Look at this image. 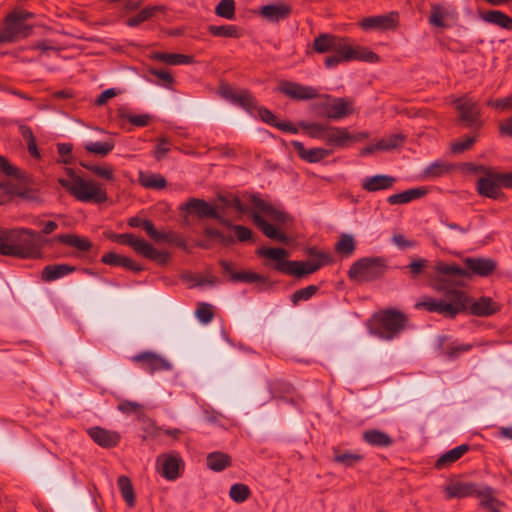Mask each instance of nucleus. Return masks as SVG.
<instances>
[{"instance_id": "nucleus-1", "label": "nucleus", "mask_w": 512, "mask_h": 512, "mask_svg": "<svg viewBox=\"0 0 512 512\" xmlns=\"http://www.w3.org/2000/svg\"><path fill=\"white\" fill-rule=\"evenodd\" d=\"M464 264L466 269L461 268L456 264H449L444 261H439L434 266V276L431 278V287L435 291H443L448 286L463 285L462 279L470 277L471 275H478L487 277L491 275L497 264L490 258H465Z\"/></svg>"}, {"instance_id": "nucleus-2", "label": "nucleus", "mask_w": 512, "mask_h": 512, "mask_svg": "<svg viewBox=\"0 0 512 512\" xmlns=\"http://www.w3.org/2000/svg\"><path fill=\"white\" fill-rule=\"evenodd\" d=\"M43 241L38 232L27 228L1 229L0 254L22 259L41 256Z\"/></svg>"}, {"instance_id": "nucleus-3", "label": "nucleus", "mask_w": 512, "mask_h": 512, "mask_svg": "<svg viewBox=\"0 0 512 512\" xmlns=\"http://www.w3.org/2000/svg\"><path fill=\"white\" fill-rule=\"evenodd\" d=\"M250 202L255 209L252 214L253 221L263 234L269 239L287 243L288 237L279 227L287 224L289 215L258 196H251Z\"/></svg>"}, {"instance_id": "nucleus-4", "label": "nucleus", "mask_w": 512, "mask_h": 512, "mask_svg": "<svg viewBox=\"0 0 512 512\" xmlns=\"http://www.w3.org/2000/svg\"><path fill=\"white\" fill-rule=\"evenodd\" d=\"M455 286H448L441 299H435L432 297H423L421 300L416 302V309H424L428 312H437L445 317L454 318L459 313L465 311L467 306V294L459 289L454 288Z\"/></svg>"}, {"instance_id": "nucleus-5", "label": "nucleus", "mask_w": 512, "mask_h": 512, "mask_svg": "<svg viewBox=\"0 0 512 512\" xmlns=\"http://www.w3.org/2000/svg\"><path fill=\"white\" fill-rule=\"evenodd\" d=\"M67 174L69 179L59 178L58 182L76 200L86 203H103L108 199L106 190L101 184L80 177L72 169H67Z\"/></svg>"}, {"instance_id": "nucleus-6", "label": "nucleus", "mask_w": 512, "mask_h": 512, "mask_svg": "<svg viewBox=\"0 0 512 512\" xmlns=\"http://www.w3.org/2000/svg\"><path fill=\"white\" fill-rule=\"evenodd\" d=\"M375 327L371 328V333L385 340H392L408 324V318L400 311L389 309L373 317Z\"/></svg>"}, {"instance_id": "nucleus-7", "label": "nucleus", "mask_w": 512, "mask_h": 512, "mask_svg": "<svg viewBox=\"0 0 512 512\" xmlns=\"http://www.w3.org/2000/svg\"><path fill=\"white\" fill-rule=\"evenodd\" d=\"M387 268L386 260L381 257H367L355 262L348 271L351 280L363 283L383 276Z\"/></svg>"}, {"instance_id": "nucleus-8", "label": "nucleus", "mask_w": 512, "mask_h": 512, "mask_svg": "<svg viewBox=\"0 0 512 512\" xmlns=\"http://www.w3.org/2000/svg\"><path fill=\"white\" fill-rule=\"evenodd\" d=\"M309 254L315 256V258L309 261H289V263L282 264L279 267L281 273L302 278L316 272L324 264L332 261L331 256L323 251L310 249Z\"/></svg>"}, {"instance_id": "nucleus-9", "label": "nucleus", "mask_w": 512, "mask_h": 512, "mask_svg": "<svg viewBox=\"0 0 512 512\" xmlns=\"http://www.w3.org/2000/svg\"><path fill=\"white\" fill-rule=\"evenodd\" d=\"M115 241L130 246L137 254L155 261L159 265H165L170 255L166 251L156 249L152 244L144 239L137 238L133 234L123 233L114 235Z\"/></svg>"}, {"instance_id": "nucleus-10", "label": "nucleus", "mask_w": 512, "mask_h": 512, "mask_svg": "<svg viewBox=\"0 0 512 512\" xmlns=\"http://www.w3.org/2000/svg\"><path fill=\"white\" fill-rule=\"evenodd\" d=\"M502 173L492 170L486 175H482L476 182V190L479 195L490 199H502L504 193L502 191Z\"/></svg>"}, {"instance_id": "nucleus-11", "label": "nucleus", "mask_w": 512, "mask_h": 512, "mask_svg": "<svg viewBox=\"0 0 512 512\" xmlns=\"http://www.w3.org/2000/svg\"><path fill=\"white\" fill-rule=\"evenodd\" d=\"M32 26L16 20L10 13L6 16L4 26L0 31V44L13 43L31 34Z\"/></svg>"}, {"instance_id": "nucleus-12", "label": "nucleus", "mask_w": 512, "mask_h": 512, "mask_svg": "<svg viewBox=\"0 0 512 512\" xmlns=\"http://www.w3.org/2000/svg\"><path fill=\"white\" fill-rule=\"evenodd\" d=\"M367 137L368 135L366 133H359L357 135H353L348 131L347 128L327 126L324 142L329 146L345 148L348 147L350 144L360 141L362 138Z\"/></svg>"}, {"instance_id": "nucleus-13", "label": "nucleus", "mask_w": 512, "mask_h": 512, "mask_svg": "<svg viewBox=\"0 0 512 512\" xmlns=\"http://www.w3.org/2000/svg\"><path fill=\"white\" fill-rule=\"evenodd\" d=\"M277 90L297 101L312 100L320 96L317 89L291 81L280 82Z\"/></svg>"}, {"instance_id": "nucleus-14", "label": "nucleus", "mask_w": 512, "mask_h": 512, "mask_svg": "<svg viewBox=\"0 0 512 512\" xmlns=\"http://www.w3.org/2000/svg\"><path fill=\"white\" fill-rule=\"evenodd\" d=\"M456 109L460 113V118L465 121L468 126H472L479 122L481 110L476 100L467 95L453 101Z\"/></svg>"}, {"instance_id": "nucleus-15", "label": "nucleus", "mask_w": 512, "mask_h": 512, "mask_svg": "<svg viewBox=\"0 0 512 512\" xmlns=\"http://www.w3.org/2000/svg\"><path fill=\"white\" fill-rule=\"evenodd\" d=\"M128 225L133 228L142 227L145 230L148 237L157 243L173 241L174 235L172 232L166 233L158 231L150 220L142 219L139 217H131L128 220Z\"/></svg>"}, {"instance_id": "nucleus-16", "label": "nucleus", "mask_w": 512, "mask_h": 512, "mask_svg": "<svg viewBox=\"0 0 512 512\" xmlns=\"http://www.w3.org/2000/svg\"><path fill=\"white\" fill-rule=\"evenodd\" d=\"M181 459L172 454H162L157 458L158 471L167 480H175L180 475Z\"/></svg>"}, {"instance_id": "nucleus-17", "label": "nucleus", "mask_w": 512, "mask_h": 512, "mask_svg": "<svg viewBox=\"0 0 512 512\" xmlns=\"http://www.w3.org/2000/svg\"><path fill=\"white\" fill-rule=\"evenodd\" d=\"M136 363H140L142 367L150 372L170 370L172 365L165 358L151 353L143 352L132 357Z\"/></svg>"}, {"instance_id": "nucleus-18", "label": "nucleus", "mask_w": 512, "mask_h": 512, "mask_svg": "<svg viewBox=\"0 0 512 512\" xmlns=\"http://www.w3.org/2000/svg\"><path fill=\"white\" fill-rule=\"evenodd\" d=\"M181 210H184L190 214H195L199 218H218L219 213L211 206L208 202L198 198H190L186 203L181 205Z\"/></svg>"}, {"instance_id": "nucleus-19", "label": "nucleus", "mask_w": 512, "mask_h": 512, "mask_svg": "<svg viewBox=\"0 0 512 512\" xmlns=\"http://www.w3.org/2000/svg\"><path fill=\"white\" fill-rule=\"evenodd\" d=\"M398 23V14L392 12L388 15H378L373 17L364 18L360 22V26L364 30L369 29H381V30H391L395 29Z\"/></svg>"}, {"instance_id": "nucleus-20", "label": "nucleus", "mask_w": 512, "mask_h": 512, "mask_svg": "<svg viewBox=\"0 0 512 512\" xmlns=\"http://www.w3.org/2000/svg\"><path fill=\"white\" fill-rule=\"evenodd\" d=\"M345 41L346 38L333 34L323 33L314 39L313 49L319 54L332 52L342 48V44H345Z\"/></svg>"}, {"instance_id": "nucleus-21", "label": "nucleus", "mask_w": 512, "mask_h": 512, "mask_svg": "<svg viewBox=\"0 0 512 512\" xmlns=\"http://www.w3.org/2000/svg\"><path fill=\"white\" fill-rule=\"evenodd\" d=\"M325 116L329 119L339 120L352 114V102L345 98H334L324 107Z\"/></svg>"}, {"instance_id": "nucleus-22", "label": "nucleus", "mask_w": 512, "mask_h": 512, "mask_svg": "<svg viewBox=\"0 0 512 512\" xmlns=\"http://www.w3.org/2000/svg\"><path fill=\"white\" fill-rule=\"evenodd\" d=\"M345 48H346V61H353V60H359L364 61L368 63H377L380 61L379 56L371 51L367 47L362 46H352L349 43V39L346 38L345 41Z\"/></svg>"}, {"instance_id": "nucleus-23", "label": "nucleus", "mask_w": 512, "mask_h": 512, "mask_svg": "<svg viewBox=\"0 0 512 512\" xmlns=\"http://www.w3.org/2000/svg\"><path fill=\"white\" fill-rule=\"evenodd\" d=\"M465 310H469L472 315L486 317L497 311V305L488 297H481L478 300L472 301L467 296V306Z\"/></svg>"}, {"instance_id": "nucleus-24", "label": "nucleus", "mask_w": 512, "mask_h": 512, "mask_svg": "<svg viewBox=\"0 0 512 512\" xmlns=\"http://www.w3.org/2000/svg\"><path fill=\"white\" fill-rule=\"evenodd\" d=\"M88 434L95 443L103 448L115 447L120 441V435L117 432L101 427L89 429Z\"/></svg>"}, {"instance_id": "nucleus-25", "label": "nucleus", "mask_w": 512, "mask_h": 512, "mask_svg": "<svg viewBox=\"0 0 512 512\" xmlns=\"http://www.w3.org/2000/svg\"><path fill=\"white\" fill-rule=\"evenodd\" d=\"M292 145L299 157L309 163L320 162L331 154V150L325 148L306 149L304 145L298 141H293Z\"/></svg>"}, {"instance_id": "nucleus-26", "label": "nucleus", "mask_w": 512, "mask_h": 512, "mask_svg": "<svg viewBox=\"0 0 512 512\" xmlns=\"http://www.w3.org/2000/svg\"><path fill=\"white\" fill-rule=\"evenodd\" d=\"M291 13V7L285 3H277L272 5L262 6L259 14L271 22H278L279 20L287 18Z\"/></svg>"}, {"instance_id": "nucleus-27", "label": "nucleus", "mask_w": 512, "mask_h": 512, "mask_svg": "<svg viewBox=\"0 0 512 512\" xmlns=\"http://www.w3.org/2000/svg\"><path fill=\"white\" fill-rule=\"evenodd\" d=\"M101 260L104 264L111 266H121L133 272H140L143 270V267L133 259L114 252H109L103 255Z\"/></svg>"}, {"instance_id": "nucleus-28", "label": "nucleus", "mask_w": 512, "mask_h": 512, "mask_svg": "<svg viewBox=\"0 0 512 512\" xmlns=\"http://www.w3.org/2000/svg\"><path fill=\"white\" fill-rule=\"evenodd\" d=\"M257 254L267 260L273 261V268L279 272H281L279 267H281L282 264L289 263V260H287L289 254L284 248L262 247L257 250Z\"/></svg>"}, {"instance_id": "nucleus-29", "label": "nucleus", "mask_w": 512, "mask_h": 512, "mask_svg": "<svg viewBox=\"0 0 512 512\" xmlns=\"http://www.w3.org/2000/svg\"><path fill=\"white\" fill-rule=\"evenodd\" d=\"M395 178L388 175H375L366 178L362 182V188L369 192H375L379 190H386L391 188L395 183Z\"/></svg>"}, {"instance_id": "nucleus-30", "label": "nucleus", "mask_w": 512, "mask_h": 512, "mask_svg": "<svg viewBox=\"0 0 512 512\" xmlns=\"http://www.w3.org/2000/svg\"><path fill=\"white\" fill-rule=\"evenodd\" d=\"M447 499L464 498L473 495L476 490L474 485L466 482H451L444 489Z\"/></svg>"}, {"instance_id": "nucleus-31", "label": "nucleus", "mask_w": 512, "mask_h": 512, "mask_svg": "<svg viewBox=\"0 0 512 512\" xmlns=\"http://www.w3.org/2000/svg\"><path fill=\"white\" fill-rule=\"evenodd\" d=\"M75 270L76 268L74 266H70L68 264L47 265L42 270L41 278L45 282H51L68 275Z\"/></svg>"}, {"instance_id": "nucleus-32", "label": "nucleus", "mask_w": 512, "mask_h": 512, "mask_svg": "<svg viewBox=\"0 0 512 512\" xmlns=\"http://www.w3.org/2000/svg\"><path fill=\"white\" fill-rule=\"evenodd\" d=\"M425 194L426 190L423 188L408 189L400 193L390 195L387 198V202L391 205L406 204L415 199L423 197Z\"/></svg>"}, {"instance_id": "nucleus-33", "label": "nucleus", "mask_w": 512, "mask_h": 512, "mask_svg": "<svg viewBox=\"0 0 512 512\" xmlns=\"http://www.w3.org/2000/svg\"><path fill=\"white\" fill-rule=\"evenodd\" d=\"M468 450H469V445H467V444H462V445H459V446L451 449L450 451L443 454L436 461L435 467L438 469H443V468L450 466L451 464H453L454 462L459 460Z\"/></svg>"}, {"instance_id": "nucleus-34", "label": "nucleus", "mask_w": 512, "mask_h": 512, "mask_svg": "<svg viewBox=\"0 0 512 512\" xmlns=\"http://www.w3.org/2000/svg\"><path fill=\"white\" fill-rule=\"evenodd\" d=\"M206 463L210 470L220 472L231 466V457L224 452H211L206 457Z\"/></svg>"}, {"instance_id": "nucleus-35", "label": "nucleus", "mask_w": 512, "mask_h": 512, "mask_svg": "<svg viewBox=\"0 0 512 512\" xmlns=\"http://www.w3.org/2000/svg\"><path fill=\"white\" fill-rule=\"evenodd\" d=\"M363 439L369 445L377 447H388L393 442L387 433L377 429L366 430L363 433Z\"/></svg>"}, {"instance_id": "nucleus-36", "label": "nucleus", "mask_w": 512, "mask_h": 512, "mask_svg": "<svg viewBox=\"0 0 512 512\" xmlns=\"http://www.w3.org/2000/svg\"><path fill=\"white\" fill-rule=\"evenodd\" d=\"M138 181L141 186L148 189L161 190L167 186L166 179L156 173L139 172Z\"/></svg>"}, {"instance_id": "nucleus-37", "label": "nucleus", "mask_w": 512, "mask_h": 512, "mask_svg": "<svg viewBox=\"0 0 512 512\" xmlns=\"http://www.w3.org/2000/svg\"><path fill=\"white\" fill-rule=\"evenodd\" d=\"M154 60L163 62L168 65H184L193 63L194 59L192 56L180 54V53H162L156 52L152 55Z\"/></svg>"}, {"instance_id": "nucleus-38", "label": "nucleus", "mask_w": 512, "mask_h": 512, "mask_svg": "<svg viewBox=\"0 0 512 512\" xmlns=\"http://www.w3.org/2000/svg\"><path fill=\"white\" fill-rule=\"evenodd\" d=\"M55 240L68 246L74 247L82 252H86L92 247L91 242L87 238L78 236L76 234L59 235L55 237Z\"/></svg>"}, {"instance_id": "nucleus-39", "label": "nucleus", "mask_w": 512, "mask_h": 512, "mask_svg": "<svg viewBox=\"0 0 512 512\" xmlns=\"http://www.w3.org/2000/svg\"><path fill=\"white\" fill-rule=\"evenodd\" d=\"M221 266H222L223 270L230 275V280H232V281L246 282V283L263 281V278L259 274L251 272V271H238V272L232 271L231 265L227 262H222Z\"/></svg>"}, {"instance_id": "nucleus-40", "label": "nucleus", "mask_w": 512, "mask_h": 512, "mask_svg": "<svg viewBox=\"0 0 512 512\" xmlns=\"http://www.w3.org/2000/svg\"><path fill=\"white\" fill-rule=\"evenodd\" d=\"M164 7L155 5L149 6L142 9L138 14L128 18L126 20V25L129 27H136L141 23L151 19L157 12L163 11Z\"/></svg>"}, {"instance_id": "nucleus-41", "label": "nucleus", "mask_w": 512, "mask_h": 512, "mask_svg": "<svg viewBox=\"0 0 512 512\" xmlns=\"http://www.w3.org/2000/svg\"><path fill=\"white\" fill-rule=\"evenodd\" d=\"M483 20L495 24L503 29H512V17H509L504 12L499 10L488 11L484 16Z\"/></svg>"}, {"instance_id": "nucleus-42", "label": "nucleus", "mask_w": 512, "mask_h": 512, "mask_svg": "<svg viewBox=\"0 0 512 512\" xmlns=\"http://www.w3.org/2000/svg\"><path fill=\"white\" fill-rule=\"evenodd\" d=\"M208 31L216 37L240 38L242 36L241 28L235 25H210Z\"/></svg>"}, {"instance_id": "nucleus-43", "label": "nucleus", "mask_w": 512, "mask_h": 512, "mask_svg": "<svg viewBox=\"0 0 512 512\" xmlns=\"http://www.w3.org/2000/svg\"><path fill=\"white\" fill-rule=\"evenodd\" d=\"M120 492L127 505L132 507L135 504V494L131 480L127 476H120L117 480Z\"/></svg>"}, {"instance_id": "nucleus-44", "label": "nucleus", "mask_w": 512, "mask_h": 512, "mask_svg": "<svg viewBox=\"0 0 512 512\" xmlns=\"http://www.w3.org/2000/svg\"><path fill=\"white\" fill-rule=\"evenodd\" d=\"M84 148L89 153L104 157L114 149V142L111 140L105 142H89L85 144Z\"/></svg>"}, {"instance_id": "nucleus-45", "label": "nucleus", "mask_w": 512, "mask_h": 512, "mask_svg": "<svg viewBox=\"0 0 512 512\" xmlns=\"http://www.w3.org/2000/svg\"><path fill=\"white\" fill-rule=\"evenodd\" d=\"M335 250L344 256L352 255L355 250L354 238L349 234H342L335 244Z\"/></svg>"}, {"instance_id": "nucleus-46", "label": "nucleus", "mask_w": 512, "mask_h": 512, "mask_svg": "<svg viewBox=\"0 0 512 512\" xmlns=\"http://www.w3.org/2000/svg\"><path fill=\"white\" fill-rule=\"evenodd\" d=\"M301 128L306 132L308 136L311 138L320 139L322 141L325 140V133L327 126L319 124V123H309L302 122L300 123Z\"/></svg>"}, {"instance_id": "nucleus-47", "label": "nucleus", "mask_w": 512, "mask_h": 512, "mask_svg": "<svg viewBox=\"0 0 512 512\" xmlns=\"http://www.w3.org/2000/svg\"><path fill=\"white\" fill-rule=\"evenodd\" d=\"M235 1L234 0H221L215 7L217 16L232 20L235 17Z\"/></svg>"}, {"instance_id": "nucleus-48", "label": "nucleus", "mask_w": 512, "mask_h": 512, "mask_svg": "<svg viewBox=\"0 0 512 512\" xmlns=\"http://www.w3.org/2000/svg\"><path fill=\"white\" fill-rule=\"evenodd\" d=\"M448 15L446 9L438 4L431 5L429 23L436 27H445L444 18Z\"/></svg>"}, {"instance_id": "nucleus-49", "label": "nucleus", "mask_w": 512, "mask_h": 512, "mask_svg": "<svg viewBox=\"0 0 512 512\" xmlns=\"http://www.w3.org/2000/svg\"><path fill=\"white\" fill-rule=\"evenodd\" d=\"M229 496L236 503H242L250 496V489L245 484L237 483L231 486Z\"/></svg>"}, {"instance_id": "nucleus-50", "label": "nucleus", "mask_w": 512, "mask_h": 512, "mask_svg": "<svg viewBox=\"0 0 512 512\" xmlns=\"http://www.w3.org/2000/svg\"><path fill=\"white\" fill-rule=\"evenodd\" d=\"M318 290L319 288L316 285H309L305 288L298 289L292 294L291 301L294 305H296L300 301L309 300L318 292Z\"/></svg>"}, {"instance_id": "nucleus-51", "label": "nucleus", "mask_w": 512, "mask_h": 512, "mask_svg": "<svg viewBox=\"0 0 512 512\" xmlns=\"http://www.w3.org/2000/svg\"><path fill=\"white\" fill-rule=\"evenodd\" d=\"M429 265V261L424 258H415L405 268L409 271L413 279L423 274Z\"/></svg>"}, {"instance_id": "nucleus-52", "label": "nucleus", "mask_w": 512, "mask_h": 512, "mask_svg": "<svg viewBox=\"0 0 512 512\" xmlns=\"http://www.w3.org/2000/svg\"><path fill=\"white\" fill-rule=\"evenodd\" d=\"M405 140V136L403 134H393L386 138L381 139L377 143V147L381 150H392L397 148L402 142Z\"/></svg>"}, {"instance_id": "nucleus-53", "label": "nucleus", "mask_w": 512, "mask_h": 512, "mask_svg": "<svg viewBox=\"0 0 512 512\" xmlns=\"http://www.w3.org/2000/svg\"><path fill=\"white\" fill-rule=\"evenodd\" d=\"M452 167L443 162H434L425 169V175L429 178L440 177L450 171Z\"/></svg>"}, {"instance_id": "nucleus-54", "label": "nucleus", "mask_w": 512, "mask_h": 512, "mask_svg": "<svg viewBox=\"0 0 512 512\" xmlns=\"http://www.w3.org/2000/svg\"><path fill=\"white\" fill-rule=\"evenodd\" d=\"M195 315L200 322L207 324L213 319V306L208 303H199Z\"/></svg>"}, {"instance_id": "nucleus-55", "label": "nucleus", "mask_w": 512, "mask_h": 512, "mask_svg": "<svg viewBox=\"0 0 512 512\" xmlns=\"http://www.w3.org/2000/svg\"><path fill=\"white\" fill-rule=\"evenodd\" d=\"M332 52H333V54L326 57V59H325V66L327 68H332V67L339 65L342 62H347L346 57H345L346 56L345 44H342V48H340L339 50H334Z\"/></svg>"}, {"instance_id": "nucleus-56", "label": "nucleus", "mask_w": 512, "mask_h": 512, "mask_svg": "<svg viewBox=\"0 0 512 512\" xmlns=\"http://www.w3.org/2000/svg\"><path fill=\"white\" fill-rule=\"evenodd\" d=\"M82 166L87 168L88 170H90L96 176H98L100 178L106 179L108 181L114 180V172H113V168L111 166H97V165L88 166V165H84V164H82Z\"/></svg>"}, {"instance_id": "nucleus-57", "label": "nucleus", "mask_w": 512, "mask_h": 512, "mask_svg": "<svg viewBox=\"0 0 512 512\" xmlns=\"http://www.w3.org/2000/svg\"><path fill=\"white\" fill-rule=\"evenodd\" d=\"M476 141V136H466L461 140L455 141L451 144V150L455 154L462 153L472 147Z\"/></svg>"}, {"instance_id": "nucleus-58", "label": "nucleus", "mask_w": 512, "mask_h": 512, "mask_svg": "<svg viewBox=\"0 0 512 512\" xmlns=\"http://www.w3.org/2000/svg\"><path fill=\"white\" fill-rule=\"evenodd\" d=\"M362 459V455L355 453H343L334 457L335 462L343 464L346 467L353 466L354 464L360 462Z\"/></svg>"}, {"instance_id": "nucleus-59", "label": "nucleus", "mask_w": 512, "mask_h": 512, "mask_svg": "<svg viewBox=\"0 0 512 512\" xmlns=\"http://www.w3.org/2000/svg\"><path fill=\"white\" fill-rule=\"evenodd\" d=\"M486 105L493 107L495 109H499L501 111L507 110V109H512V95L502 98V99H496V100L489 99V100H487Z\"/></svg>"}, {"instance_id": "nucleus-60", "label": "nucleus", "mask_w": 512, "mask_h": 512, "mask_svg": "<svg viewBox=\"0 0 512 512\" xmlns=\"http://www.w3.org/2000/svg\"><path fill=\"white\" fill-rule=\"evenodd\" d=\"M232 99L245 108H249L254 104V98L247 91H243L237 95H232Z\"/></svg>"}, {"instance_id": "nucleus-61", "label": "nucleus", "mask_w": 512, "mask_h": 512, "mask_svg": "<svg viewBox=\"0 0 512 512\" xmlns=\"http://www.w3.org/2000/svg\"><path fill=\"white\" fill-rule=\"evenodd\" d=\"M170 150V143L167 139L165 138H161L159 139V142H158V145L156 147V150H155V157L157 160H161L163 159L167 153L169 152Z\"/></svg>"}, {"instance_id": "nucleus-62", "label": "nucleus", "mask_w": 512, "mask_h": 512, "mask_svg": "<svg viewBox=\"0 0 512 512\" xmlns=\"http://www.w3.org/2000/svg\"><path fill=\"white\" fill-rule=\"evenodd\" d=\"M232 229H233L237 239L240 242H245V241L249 240L252 237L251 229H249V228H247L245 226L235 225V226H232Z\"/></svg>"}, {"instance_id": "nucleus-63", "label": "nucleus", "mask_w": 512, "mask_h": 512, "mask_svg": "<svg viewBox=\"0 0 512 512\" xmlns=\"http://www.w3.org/2000/svg\"><path fill=\"white\" fill-rule=\"evenodd\" d=\"M142 409V405L135 401H122L118 405V410L122 413H135Z\"/></svg>"}, {"instance_id": "nucleus-64", "label": "nucleus", "mask_w": 512, "mask_h": 512, "mask_svg": "<svg viewBox=\"0 0 512 512\" xmlns=\"http://www.w3.org/2000/svg\"><path fill=\"white\" fill-rule=\"evenodd\" d=\"M149 72L167 85H171L174 81L173 76L168 70L150 69Z\"/></svg>"}]
</instances>
